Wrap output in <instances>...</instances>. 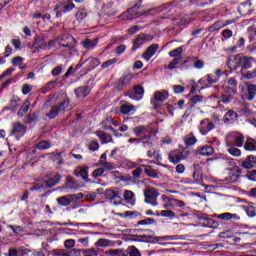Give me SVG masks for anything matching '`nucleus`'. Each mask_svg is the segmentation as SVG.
<instances>
[{
    "mask_svg": "<svg viewBox=\"0 0 256 256\" xmlns=\"http://www.w3.org/2000/svg\"><path fill=\"white\" fill-rule=\"evenodd\" d=\"M236 67H241L242 71L247 69H251L253 67V63H255V59L248 56L237 55L234 58Z\"/></svg>",
    "mask_w": 256,
    "mask_h": 256,
    "instance_id": "nucleus-1",
    "label": "nucleus"
},
{
    "mask_svg": "<svg viewBox=\"0 0 256 256\" xmlns=\"http://www.w3.org/2000/svg\"><path fill=\"white\" fill-rule=\"evenodd\" d=\"M133 133L136 137H141L142 141H145L146 139H150L153 129L149 126L140 125L133 129Z\"/></svg>",
    "mask_w": 256,
    "mask_h": 256,
    "instance_id": "nucleus-2",
    "label": "nucleus"
},
{
    "mask_svg": "<svg viewBox=\"0 0 256 256\" xmlns=\"http://www.w3.org/2000/svg\"><path fill=\"white\" fill-rule=\"evenodd\" d=\"M159 193L155 190V188H148L144 190L145 203L152 205V207H157L159 202H157V197Z\"/></svg>",
    "mask_w": 256,
    "mask_h": 256,
    "instance_id": "nucleus-3",
    "label": "nucleus"
},
{
    "mask_svg": "<svg viewBox=\"0 0 256 256\" xmlns=\"http://www.w3.org/2000/svg\"><path fill=\"white\" fill-rule=\"evenodd\" d=\"M228 143L234 147H243L245 145V136L239 132H232L228 135Z\"/></svg>",
    "mask_w": 256,
    "mask_h": 256,
    "instance_id": "nucleus-4",
    "label": "nucleus"
},
{
    "mask_svg": "<svg viewBox=\"0 0 256 256\" xmlns=\"http://www.w3.org/2000/svg\"><path fill=\"white\" fill-rule=\"evenodd\" d=\"M26 131L27 128L25 127V125H23L21 122H15L12 124L10 135L15 137L17 141H19V139H21V137L25 135Z\"/></svg>",
    "mask_w": 256,
    "mask_h": 256,
    "instance_id": "nucleus-5",
    "label": "nucleus"
},
{
    "mask_svg": "<svg viewBox=\"0 0 256 256\" xmlns=\"http://www.w3.org/2000/svg\"><path fill=\"white\" fill-rule=\"evenodd\" d=\"M241 177V168L235 167L228 170V176L225 177L224 181L226 183H237Z\"/></svg>",
    "mask_w": 256,
    "mask_h": 256,
    "instance_id": "nucleus-6",
    "label": "nucleus"
},
{
    "mask_svg": "<svg viewBox=\"0 0 256 256\" xmlns=\"http://www.w3.org/2000/svg\"><path fill=\"white\" fill-rule=\"evenodd\" d=\"M198 129L201 135H207L210 131L215 129V124L209 119H204L200 122Z\"/></svg>",
    "mask_w": 256,
    "mask_h": 256,
    "instance_id": "nucleus-7",
    "label": "nucleus"
},
{
    "mask_svg": "<svg viewBox=\"0 0 256 256\" xmlns=\"http://www.w3.org/2000/svg\"><path fill=\"white\" fill-rule=\"evenodd\" d=\"M106 197L107 199H110L113 205H121V202L123 201V199L121 198V194H119V191H115L113 189L106 190Z\"/></svg>",
    "mask_w": 256,
    "mask_h": 256,
    "instance_id": "nucleus-8",
    "label": "nucleus"
},
{
    "mask_svg": "<svg viewBox=\"0 0 256 256\" xmlns=\"http://www.w3.org/2000/svg\"><path fill=\"white\" fill-rule=\"evenodd\" d=\"M143 93H145L143 87L136 86L132 91L128 92V96L134 101H141L143 99Z\"/></svg>",
    "mask_w": 256,
    "mask_h": 256,
    "instance_id": "nucleus-9",
    "label": "nucleus"
},
{
    "mask_svg": "<svg viewBox=\"0 0 256 256\" xmlns=\"http://www.w3.org/2000/svg\"><path fill=\"white\" fill-rule=\"evenodd\" d=\"M225 93H230V95H235L237 93V80L235 78H230L224 86Z\"/></svg>",
    "mask_w": 256,
    "mask_h": 256,
    "instance_id": "nucleus-10",
    "label": "nucleus"
},
{
    "mask_svg": "<svg viewBox=\"0 0 256 256\" xmlns=\"http://www.w3.org/2000/svg\"><path fill=\"white\" fill-rule=\"evenodd\" d=\"M152 39L153 38L145 34L138 35L137 38L134 40L132 51H137L140 45H143L144 43H147V41H151Z\"/></svg>",
    "mask_w": 256,
    "mask_h": 256,
    "instance_id": "nucleus-11",
    "label": "nucleus"
},
{
    "mask_svg": "<svg viewBox=\"0 0 256 256\" xmlns=\"http://www.w3.org/2000/svg\"><path fill=\"white\" fill-rule=\"evenodd\" d=\"M213 153H215V150L213 149V147L208 145L198 147L196 150L197 155H204L205 157H209L213 155Z\"/></svg>",
    "mask_w": 256,
    "mask_h": 256,
    "instance_id": "nucleus-12",
    "label": "nucleus"
},
{
    "mask_svg": "<svg viewBox=\"0 0 256 256\" xmlns=\"http://www.w3.org/2000/svg\"><path fill=\"white\" fill-rule=\"evenodd\" d=\"M256 97V85L250 84L247 87V93L243 95L244 99H247V101H253Z\"/></svg>",
    "mask_w": 256,
    "mask_h": 256,
    "instance_id": "nucleus-13",
    "label": "nucleus"
},
{
    "mask_svg": "<svg viewBox=\"0 0 256 256\" xmlns=\"http://www.w3.org/2000/svg\"><path fill=\"white\" fill-rule=\"evenodd\" d=\"M99 139L102 141V145H105L107 143H113V137L103 131H97L95 133Z\"/></svg>",
    "mask_w": 256,
    "mask_h": 256,
    "instance_id": "nucleus-14",
    "label": "nucleus"
},
{
    "mask_svg": "<svg viewBox=\"0 0 256 256\" xmlns=\"http://www.w3.org/2000/svg\"><path fill=\"white\" fill-rule=\"evenodd\" d=\"M256 165V156L249 155L245 161L242 163V167L244 169H253V167Z\"/></svg>",
    "mask_w": 256,
    "mask_h": 256,
    "instance_id": "nucleus-15",
    "label": "nucleus"
},
{
    "mask_svg": "<svg viewBox=\"0 0 256 256\" xmlns=\"http://www.w3.org/2000/svg\"><path fill=\"white\" fill-rule=\"evenodd\" d=\"M159 46L157 44H153L150 47L147 48V50L144 52L143 57L146 59V61H149L155 53H157V49Z\"/></svg>",
    "mask_w": 256,
    "mask_h": 256,
    "instance_id": "nucleus-16",
    "label": "nucleus"
},
{
    "mask_svg": "<svg viewBox=\"0 0 256 256\" xmlns=\"http://www.w3.org/2000/svg\"><path fill=\"white\" fill-rule=\"evenodd\" d=\"M74 175L76 177H81V179H83L84 181H87V179L89 177V171H87V169L84 167H77L74 170Z\"/></svg>",
    "mask_w": 256,
    "mask_h": 256,
    "instance_id": "nucleus-17",
    "label": "nucleus"
},
{
    "mask_svg": "<svg viewBox=\"0 0 256 256\" xmlns=\"http://www.w3.org/2000/svg\"><path fill=\"white\" fill-rule=\"evenodd\" d=\"M237 119V113L233 110H229L225 115H224V123H227V125H231V123H234L235 120Z\"/></svg>",
    "mask_w": 256,
    "mask_h": 256,
    "instance_id": "nucleus-18",
    "label": "nucleus"
},
{
    "mask_svg": "<svg viewBox=\"0 0 256 256\" xmlns=\"http://www.w3.org/2000/svg\"><path fill=\"white\" fill-rule=\"evenodd\" d=\"M217 219H220L221 221H231V219H237L239 220L240 217L237 214H232L229 212L222 213V214H216Z\"/></svg>",
    "mask_w": 256,
    "mask_h": 256,
    "instance_id": "nucleus-19",
    "label": "nucleus"
},
{
    "mask_svg": "<svg viewBox=\"0 0 256 256\" xmlns=\"http://www.w3.org/2000/svg\"><path fill=\"white\" fill-rule=\"evenodd\" d=\"M161 199H162L164 209H173V207H175V204L173 202L175 201L174 198H169L167 197V195H162Z\"/></svg>",
    "mask_w": 256,
    "mask_h": 256,
    "instance_id": "nucleus-20",
    "label": "nucleus"
},
{
    "mask_svg": "<svg viewBox=\"0 0 256 256\" xmlns=\"http://www.w3.org/2000/svg\"><path fill=\"white\" fill-rule=\"evenodd\" d=\"M169 98V93L167 91H158L154 94V100L157 103H163L166 99Z\"/></svg>",
    "mask_w": 256,
    "mask_h": 256,
    "instance_id": "nucleus-21",
    "label": "nucleus"
},
{
    "mask_svg": "<svg viewBox=\"0 0 256 256\" xmlns=\"http://www.w3.org/2000/svg\"><path fill=\"white\" fill-rule=\"evenodd\" d=\"M245 151H256V140L248 137L244 143Z\"/></svg>",
    "mask_w": 256,
    "mask_h": 256,
    "instance_id": "nucleus-22",
    "label": "nucleus"
},
{
    "mask_svg": "<svg viewBox=\"0 0 256 256\" xmlns=\"http://www.w3.org/2000/svg\"><path fill=\"white\" fill-rule=\"evenodd\" d=\"M124 200L126 203H128V205L133 207V205H135V193H133V191L126 190L124 192Z\"/></svg>",
    "mask_w": 256,
    "mask_h": 256,
    "instance_id": "nucleus-23",
    "label": "nucleus"
},
{
    "mask_svg": "<svg viewBox=\"0 0 256 256\" xmlns=\"http://www.w3.org/2000/svg\"><path fill=\"white\" fill-rule=\"evenodd\" d=\"M61 181V175L60 174H54L48 178L46 181L47 187H54V185H57Z\"/></svg>",
    "mask_w": 256,
    "mask_h": 256,
    "instance_id": "nucleus-24",
    "label": "nucleus"
},
{
    "mask_svg": "<svg viewBox=\"0 0 256 256\" xmlns=\"http://www.w3.org/2000/svg\"><path fill=\"white\" fill-rule=\"evenodd\" d=\"M169 161L171 163H179V161H181V150H174L170 152Z\"/></svg>",
    "mask_w": 256,
    "mask_h": 256,
    "instance_id": "nucleus-25",
    "label": "nucleus"
},
{
    "mask_svg": "<svg viewBox=\"0 0 256 256\" xmlns=\"http://www.w3.org/2000/svg\"><path fill=\"white\" fill-rule=\"evenodd\" d=\"M131 79H133V76L131 74L122 76L118 80V87H126V85H129V83H131Z\"/></svg>",
    "mask_w": 256,
    "mask_h": 256,
    "instance_id": "nucleus-26",
    "label": "nucleus"
},
{
    "mask_svg": "<svg viewBox=\"0 0 256 256\" xmlns=\"http://www.w3.org/2000/svg\"><path fill=\"white\" fill-rule=\"evenodd\" d=\"M142 167H144V173H146L148 177H152L153 179H157V177H159V173H157V170L147 165H142Z\"/></svg>",
    "mask_w": 256,
    "mask_h": 256,
    "instance_id": "nucleus-27",
    "label": "nucleus"
},
{
    "mask_svg": "<svg viewBox=\"0 0 256 256\" xmlns=\"http://www.w3.org/2000/svg\"><path fill=\"white\" fill-rule=\"evenodd\" d=\"M227 147H229L228 153H230V155H232L233 157H241V150L233 146L231 142H227Z\"/></svg>",
    "mask_w": 256,
    "mask_h": 256,
    "instance_id": "nucleus-28",
    "label": "nucleus"
},
{
    "mask_svg": "<svg viewBox=\"0 0 256 256\" xmlns=\"http://www.w3.org/2000/svg\"><path fill=\"white\" fill-rule=\"evenodd\" d=\"M118 217H126L128 219H137V217H141V213L136 211H126L124 213H119Z\"/></svg>",
    "mask_w": 256,
    "mask_h": 256,
    "instance_id": "nucleus-29",
    "label": "nucleus"
},
{
    "mask_svg": "<svg viewBox=\"0 0 256 256\" xmlns=\"http://www.w3.org/2000/svg\"><path fill=\"white\" fill-rule=\"evenodd\" d=\"M86 61L88 62V71H93V69L101 65V61L97 58H89Z\"/></svg>",
    "mask_w": 256,
    "mask_h": 256,
    "instance_id": "nucleus-30",
    "label": "nucleus"
},
{
    "mask_svg": "<svg viewBox=\"0 0 256 256\" xmlns=\"http://www.w3.org/2000/svg\"><path fill=\"white\" fill-rule=\"evenodd\" d=\"M227 25H231V21H217L210 27V31H219V29H222V27H227Z\"/></svg>",
    "mask_w": 256,
    "mask_h": 256,
    "instance_id": "nucleus-31",
    "label": "nucleus"
},
{
    "mask_svg": "<svg viewBox=\"0 0 256 256\" xmlns=\"http://www.w3.org/2000/svg\"><path fill=\"white\" fill-rule=\"evenodd\" d=\"M99 43V39L95 38L93 40L91 39H86L83 42V47L84 49H93L94 47H96V45Z\"/></svg>",
    "mask_w": 256,
    "mask_h": 256,
    "instance_id": "nucleus-32",
    "label": "nucleus"
},
{
    "mask_svg": "<svg viewBox=\"0 0 256 256\" xmlns=\"http://www.w3.org/2000/svg\"><path fill=\"white\" fill-rule=\"evenodd\" d=\"M123 19H129V20H133L136 19V17H139V14H137V12H135V9L130 8L127 12H124L122 14Z\"/></svg>",
    "mask_w": 256,
    "mask_h": 256,
    "instance_id": "nucleus-33",
    "label": "nucleus"
},
{
    "mask_svg": "<svg viewBox=\"0 0 256 256\" xmlns=\"http://www.w3.org/2000/svg\"><path fill=\"white\" fill-rule=\"evenodd\" d=\"M76 96L81 98V97H87L89 95V87L84 86V87H79L75 90Z\"/></svg>",
    "mask_w": 256,
    "mask_h": 256,
    "instance_id": "nucleus-34",
    "label": "nucleus"
},
{
    "mask_svg": "<svg viewBox=\"0 0 256 256\" xmlns=\"http://www.w3.org/2000/svg\"><path fill=\"white\" fill-rule=\"evenodd\" d=\"M60 112L61 110L59 109V105L52 106L50 112L46 114V117H49V119H55Z\"/></svg>",
    "mask_w": 256,
    "mask_h": 256,
    "instance_id": "nucleus-35",
    "label": "nucleus"
},
{
    "mask_svg": "<svg viewBox=\"0 0 256 256\" xmlns=\"http://www.w3.org/2000/svg\"><path fill=\"white\" fill-rule=\"evenodd\" d=\"M132 111H135V106L131 104H123L120 108V112L123 115H129V113H131Z\"/></svg>",
    "mask_w": 256,
    "mask_h": 256,
    "instance_id": "nucleus-36",
    "label": "nucleus"
},
{
    "mask_svg": "<svg viewBox=\"0 0 256 256\" xmlns=\"http://www.w3.org/2000/svg\"><path fill=\"white\" fill-rule=\"evenodd\" d=\"M50 148H51V143L45 140L37 143L34 146V149H39L40 151H45L46 149H50Z\"/></svg>",
    "mask_w": 256,
    "mask_h": 256,
    "instance_id": "nucleus-37",
    "label": "nucleus"
},
{
    "mask_svg": "<svg viewBox=\"0 0 256 256\" xmlns=\"http://www.w3.org/2000/svg\"><path fill=\"white\" fill-rule=\"evenodd\" d=\"M29 107H31V102H29V100H26L18 111L19 117H23V115H25V113L29 111Z\"/></svg>",
    "mask_w": 256,
    "mask_h": 256,
    "instance_id": "nucleus-38",
    "label": "nucleus"
},
{
    "mask_svg": "<svg viewBox=\"0 0 256 256\" xmlns=\"http://www.w3.org/2000/svg\"><path fill=\"white\" fill-rule=\"evenodd\" d=\"M57 203L62 205L63 207H67V205H71V196H62L57 198Z\"/></svg>",
    "mask_w": 256,
    "mask_h": 256,
    "instance_id": "nucleus-39",
    "label": "nucleus"
},
{
    "mask_svg": "<svg viewBox=\"0 0 256 256\" xmlns=\"http://www.w3.org/2000/svg\"><path fill=\"white\" fill-rule=\"evenodd\" d=\"M184 143L186 145H195V143H197V138H195V135L193 134H188L184 137Z\"/></svg>",
    "mask_w": 256,
    "mask_h": 256,
    "instance_id": "nucleus-40",
    "label": "nucleus"
},
{
    "mask_svg": "<svg viewBox=\"0 0 256 256\" xmlns=\"http://www.w3.org/2000/svg\"><path fill=\"white\" fill-rule=\"evenodd\" d=\"M56 45H61L62 47H69V43H63L61 42V40L59 39H55V40H50L47 43V47L51 48V47H55Z\"/></svg>",
    "mask_w": 256,
    "mask_h": 256,
    "instance_id": "nucleus-41",
    "label": "nucleus"
},
{
    "mask_svg": "<svg viewBox=\"0 0 256 256\" xmlns=\"http://www.w3.org/2000/svg\"><path fill=\"white\" fill-rule=\"evenodd\" d=\"M34 42H35V45H37V47H39L40 49H45V47H47V42L42 37L37 36Z\"/></svg>",
    "mask_w": 256,
    "mask_h": 256,
    "instance_id": "nucleus-42",
    "label": "nucleus"
},
{
    "mask_svg": "<svg viewBox=\"0 0 256 256\" xmlns=\"http://www.w3.org/2000/svg\"><path fill=\"white\" fill-rule=\"evenodd\" d=\"M126 253L130 256H141V252L135 246L128 247Z\"/></svg>",
    "mask_w": 256,
    "mask_h": 256,
    "instance_id": "nucleus-43",
    "label": "nucleus"
},
{
    "mask_svg": "<svg viewBox=\"0 0 256 256\" xmlns=\"http://www.w3.org/2000/svg\"><path fill=\"white\" fill-rule=\"evenodd\" d=\"M51 159L54 161V163H57L58 165H61L63 163V157L61 156V153H52Z\"/></svg>",
    "mask_w": 256,
    "mask_h": 256,
    "instance_id": "nucleus-44",
    "label": "nucleus"
},
{
    "mask_svg": "<svg viewBox=\"0 0 256 256\" xmlns=\"http://www.w3.org/2000/svg\"><path fill=\"white\" fill-rule=\"evenodd\" d=\"M86 17H87V10H85V9H80L76 13V19L78 21H83V19H85Z\"/></svg>",
    "mask_w": 256,
    "mask_h": 256,
    "instance_id": "nucleus-45",
    "label": "nucleus"
},
{
    "mask_svg": "<svg viewBox=\"0 0 256 256\" xmlns=\"http://www.w3.org/2000/svg\"><path fill=\"white\" fill-rule=\"evenodd\" d=\"M47 182L36 183L33 187L30 188V191H41L47 187Z\"/></svg>",
    "mask_w": 256,
    "mask_h": 256,
    "instance_id": "nucleus-46",
    "label": "nucleus"
},
{
    "mask_svg": "<svg viewBox=\"0 0 256 256\" xmlns=\"http://www.w3.org/2000/svg\"><path fill=\"white\" fill-rule=\"evenodd\" d=\"M8 229H11L16 235H23V228L21 226L8 225Z\"/></svg>",
    "mask_w": 256,
    "mask_h": 256,
    "instance_id": "nucleus-47",
    "label": "nucleus"
},
{
    "mask_svg": "<svg viewBox=\"0 0 256 256\" xmlns=\"http://www.w3.org/2000/svg\"><path fill=\"white\" fill-rule=\"evenodd\" d=\"M23 57L21 56H16L12 59L11 63L12 65H14L15 67H19V65H23Z\"/></svg>",
    "mask_w": 256,
    "mask_h": 256,
    "instance_id": "nucleus-48",
    "label": "nucleus"
},
{
    "mask_svg": "<svg viewBox=\"0 0 256 256\" xmlns=\"http://www.w3.org/2000/svg\"><path fill=\"white\" fill-rule=\"evenodd\" d=\"M160 215L161 217H169L170 219H173V217H175V212L171 210H162Z\"/></svg>",
    "mask_w": 256,
    "mask_h": 256,
    "instance_id": "nucleus-49",
    "label": "nucleus"
},
{
    "mask_svg": "<svg viewBox=\"0 0 256 256\" xmlns=\"http://www.w3.org/2000/svg\"><path fill=\"white\" fill-rule=\"evenodd\" d=\"M183 53V49L181 47H178L172 51L169 52L170 57H179Z\"/></svg>",
    "mask_w": 256,
    "mask_h": 256,
    "instance_id": "nucleus-50",
    "label": "nucleus"
},
{
    "mask_svg": "<svg viewBox=\"0 0 256 256\" xmlns=\"http://www.w3.org/2000/svg\"><path fill=\"white\" fill-rule=\"evenodd\" d=\"M69 98H66L62 103H60V105H58V109L60 111H65V109H67V107H69Z\"/></svg>",
    "mask_w": 256,
    "mask_h": 256,
    "instance_id": "nucleus-51",
    "label": "nucleus"
},
{
    "mask_svg": "<svg viewBox=\"0 0 256 256\" xmlns=\"http://www.w3.org/2000/svg\"><path fill=\"white\" fill-rule=\"evenodd\" d=\"M90 151H99V143L97 141H92L88 145Z\"/></svg>",
    "mask_w": 256,
    "mask_h": 256,
    "instance_id": "nucleus-52",
    "label": "nucleus"
},
{
    "mask_svg": "<svg viewBox=\"0 0 256 256\" xmlns=\"http://www.w3.org/2000/svg\"><path fill=\"white\" fill-rule=\"evenodd\" d=\"M231 99H233V94L226 93L222 95V102L223 103H231Z\"/></svg>",
    "mask_w": 256,
    "mask_h": 256,
    "instance_id": "nucleus-53",
    "label": "nucleus"
},
{
    "mask_svg": "<svg viewBox=\"0 0 256 256\" xmlns=\"http://www.w3.org/2000/svg\"><path fill=\"white\" fill-rule=\"evenodd\" d=\"M246 177L247 179H249V181H256V170H250L246 173Z\"/></svg>",
    "mask_w": 256,
    "mask_h": 256,
    "instance_id": "nucleus-54",
    "label": "nucleus"
},
{
    "mask_svg": "<svg viewBox=\"0 0 256 256\" xmlns=\"http://www.w3.org/2000/svg\"><path fill=\"white\" fill-rule=\"evenodd\" d=\"M155 223V219L153 218H146L138 222V225H153Z\"/></svg>",
    "mask_w": 256,
    "mask_h": 256,
    "instance_id": "nucleus-55",
    "label": "nucleus"
},
{
    "mask_svg": "<svg viewBox=\"0 0 256 256\" xmlns=\"http://www.w3.org/2000/svg\"><path fill=\"white\" fill-rule=\"evenodd\" d=\"M104 171H113V169H115V164L111 163V162H106L103 166Z\"/></svg>",
    "mask_w": 256,
    "mask_h": 256,
    "instance_id": "nucleus-56",
    "label": "nucleus"
},
{
    "mask_svg": "<svg viewBox=\"0 0 256 256\" xmlns=\"http://www.w3.org/2000/svg\"><path fill=\"white\" fill-rule=\"evenodd\" d=\"M202 102H203V96L196 95L191 98V103H193V105H197L198 103H202Z\"/></svg>",
    "mask_w": 256,
    "mask_h": 256,
    "instance_id": "nucleus-57",
    "label": "nucleus"
},
{
    "mask_svg": "<svg viewBox=\"0 0 256 256\" xmlns=\"http://www.w3.org/2000/svg\"><path fill=\"white\" fill-rule=\"evenodd\" d=\"M222 37H224V39H231V37H233V31H231L229 29L223 30Z\"/></svg>",
    "mask_w": 256,
    "mask_h": 256,
    "instance_id": "nucleus-58",
    "label": "nucleus"
},
{
    "mask_svg": "<svg viewBox=\"0 0 256 256\" xmlns=\"http://www.w3.org/2000/svg\"><path fill=\"white\" fill-rule=\"evenodd\" d=\"M141 173H143V168L142 167H137L133 172L132 175L136 178L139 179L141 177Z\"/></svg>",
    "mask_w": 256,
    "mask_h": 256,
    "instance_id": "nucleus-59",
    "label": "nucleus"
},
{
    "mask_svg": "<svg viewBox=\"0 0 256 256\" xmlns=\"http://www.w3.org/2000/svg\"><path fill=\"white\" fill-rule=\"evenodd\" d=\"M245 79H255L256 77V69L252 71H248L246 74H244Z\"/></svg>",
    "mask_w": 256,
    "mask_h": 256,
    "instance_id": "nucleus-60",
    "label": "nucleus"
},
{
    "mask_svg": "<svg viewBox=\"0 0 256 256\" xmlns=\"http://www.w3.org/2000/svg\"><path fill=\"white\" fill-rule=\"evenodd\" d=\"M64 245H65L66 249H72V247H75V240L68 239L64 242Z\"/></svg>",
    "mask_w": 256,
    "mask_h": 256,
    "instance_id": "nucleus-61",
    "label": "nucleus"
},
{
    "mask_svg": "<svg viewBox=\"0 0 256 256\" xmlns=\"http://www.w3.org/2000/svg\"><path fill=\"white\" fill-rule=\"evenodd\" d=\"M103 173H105V169L98 168L93 171L92 175H93V177H101L103 175Z\"/></svg>",
    "mask_w": 256,
    "mask_h": 256,
    "instance_id": "nucleus-62",
    "label": "nucleus"
},
{
    "mask_svg": "<svg viewBox=\"0 0 256 256\" xmlns=\"http://www.w3.org/2000/svg\"><path fill=\"white\" fill-rule=\"evenodd\" d=\"M105 163H108V162H107V153H103V154L100 156L98 165H101V167H102V166L105 165Z\"/></svg>",
    "mask_w": 256,
    "mask_h": 256,
    "instance_id": "nucleus-63",
    "label": "nucleus"
},
{
    "mask_svg": "<svg viewBox=\"0 0 256 256\" xmlns=\"http://www.w3.org/2000/svg\"><path fill=\"white\" fill-rule=\"evenodd\" d=\"M97 245H99V247H108V245H109V240H107V239H99L98 241H97Z\"/></svg>",
    "mask_w": 256,
    "mask_h": 256,
    "instance_id": "nucleus-64",
    "label": "nucleus"
}]
</instances>
